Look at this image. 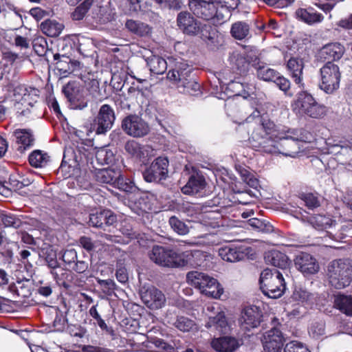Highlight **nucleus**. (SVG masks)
Here are the masks:
<instances>
[{"label": "nucleus", "instance_id": "nucleus-1", "mask_svg": "<svg viewBox=\"0 0 352 352\" xmlns=\"http://www.w3.org/2000/svg\"><path fill=\"white\" fill-rule=\"evenodd\" d=\"M171 69L167 74V78L178 83L179 87H183L184 91L190 95L200 93L201 85L193 76L192 67L183 59L170 60Z\"/></svg>", "mask_w": 352, "mask_h": 352}, {"label": "nucleus", "instance_id": "nucleus-2", "mask_svg": "<svg viewBox=\"0 0 352 352\" xmlns=\"http://www.w3.org/2000/svg\"><path fill=\"white\" fill-rule=\"evenodd\" d=\"M260 289L263 294L271 298H280L286 290V283L281 272L268 268L262 271L259 278Z\"/></svg>", "mask_w": 352, "mask_h": 352}, {"label": "nucleus", "instance_id": "nucleus-3", "mask_svg": "<svg viewBox=\"0 0 352 352\" xmlns=\"http://www.w3.org/2000/svg\"><path fill=\"white\" fill-rule=\"evenodd\" d=\"M327 276L329 283L336 289H340L349 285L352 280V260H333L328 265Z\"/></svg>", "mask_w": 352, "mask_h": 352}, {"label": "nucleus", "instance_id": "nucleus-4", "mask_svg": "<svg viewBox=\"0 0 352 352\" xmlns=\"http://www.w3.org/2000/svg\"><path fill=\"white\" fill-rule=\"evenodd\" d=\"M188 6L197 18L205 21L216 19L218 22L225 20V14L219 10L215 0H190Z\"/></svg>", "mask_w": 352, "mask_h": 352}, {"label": "nucleus", "instance_id": "nucleus-5", "mask_svg": "<svg viewBox=\"0 0 352 352\" xmlns=\"http://www.w3.org/2000/svg\"><path fill=\"white\" fill-rule=\"evenodd\" d=\"M271 329L263 334L262 342L265 352H281L286 339L281 331L278 319H272Z\"/></svg>", "mask_w": 352, "mask_h": 352}, {"label": "nucleus", "instance_id": "nucleus-6", "mask_svg": "<svg viewBox=\"0 0 352 352\" xmlns=\"http://www.w3.org/2000/svg\"><path fill=\"white\" fill-rule=\"evenodd\" d=\"M149 258L155 264L164 267H177L182 265L180 256L169 248L155 245L148 252Z\"/></svg>", "mask_w": 352, "mask_h": 352}, {"label": "nucleus", "instance_id": "nucleus-7", "mask_svg": "<svg viewBox=\"0 0 352 352\" xmlns=\"http://www.w3.org/2000/svg\"><path fill=\"white\" fill-rule=\"evenodd\" d=\"M320 88L327 94H333L340 87L341 72L339 67L331 61L320 69Z\"/></svg>", "mask_w": 352, "mask_h": 352}, {"label": "nucleus", "instance_id": "nucleus-8", "mask_svg": "<svg viewBox=\"0 0 352 352\" xmlns=\"http://www.w3.org/2000/svg\"><path fill=\"white\" fill-rule=\"evenodd\" d=\"M295 104L299 108L300 113L313 118H321L327 112L326 107L318 104L307 91H300L297 94Z\"/></svg>", "mask_w": 352, "mask_h": 352}, {"label": "nucleus", "instance_id": "nucleus-9", "mask_svg": "<svg viewBox=\"0 0 352 352\" xmlns=\"http://www.w3.org/2000/svg\"><path fill=\"white\" fill-rule=\"evenodd\" d=\"M121 128L126 135L135 138H143L151 131L149 124L137 114L125 116L122 120Z\"/></svg>", "mask_w": 352, "mask_h": 352}, {"label": "nucleus", "instance_id": "nucleus-10", "mask_svg": "<svg viewBox=\"0 0 352 352\" xmlns=\"http://www.w3.org/2000/svg\"><path fill=\"white\" fill-rule=\"evenodd\" d=\"M168 157L160 156L143 172V177L147 182L160 183L168 177Z\"/></svg>", "mask_w": 352, "mask_h": 352}, {"label": "nucleus", "instance_id": "nucleus-11", "mask_svg": "<svg viewBox=\"0 0 352 352\" xmlns=\"http://www.w3.org/2000/svg\"><path fill=\"white\" fill-rule=\"evenodd\" d=\"M63 92L74 109L85 108L90 100L86 90L76 82H69L63 87Z\"/></svg>", "mask_w": 352, "mask_h": 352}, {"label": "nucleus", "instance_id": "nucleus-12", "mask_svg": "<svg viewBox=\"0 0 352 352\" xmlns=\"http://www.w3.org/2000/svg\"><path fill=\"white\" fill-rule=\"evenodd\" d=\"M116 120L113 109L109 104L100 107L97 116L91 124V129L98 135H104L112 128Z\"/></svg>", "mask_w": 352, "mask_h": 352}, {"label": "nucleus", "instance_id": "nucleus-13", "mask_svg": "<svg viewBox=\"0 0 352 352\" xmlns=\"http://www.w3.org/2000/svg\"><path fill=\"white\" fill-rule=\"evenodd\" d=\"M140 295L144 304L151 309H158L165 303L164 294L153 286H144L140 291Z\"/></svg>", "mask_w": 352, "mask_h": 352}, {"label": "nucleus", "instance_id": "nucleus-14", "mask_svg": "<svg viewBox=\"0 0 352 352\" xmlns=\"http://www.w3.org/2000/svg\"><path fill=\"white\" fill-rule=\"evenodd\" d=\"M201 23L187 11L180 12L177 16V25L184 34L194 36L199 34Z\"/></svg>", "mask_w": 352, "mask_h": 352}, {"label": "nucleus", "instance_id": "nucleus-15", "mask_svg": "<svg viewBox=\"0 0 352 352\" xmlns=\"http://www.w3.org/2000/svg\"><path fill=\"white\" fill-rule=\"evenodd\" d=\"M6 78L9 81L6 85L8 91L13 92V97L17 102H28L30 104V97L32 95H36V89L32 87H27L24 85L17 84L16 76H13V79L11 80L6 76Z\"/></svg>", "mask_w": 352, "mask_h": 352}, {"label": "nucleus", "instance_id": "nucleus-16", "mask_svg": "<svg viewBox=\"0 0 352 352\" xmlns=\"http://www.w3.org/2000/svg\"><path fill=\"white\" fill-rule=\"evenodd\" d=\"M296 268L304 275L314 274L319 270L316 259L310 254L300 252L294 260Z\"/></svg>", "mask_w": 352, "mask_h": 352}, {"label": "nucleus", "instance_id": "nucleus-17", "mask_svg": "<svg viewBox=\"0 0 352 352\" xmlns=\"http://www.w3.org/2000/svg\"><path fill=\"white\" fill-rule=\"evenodd\" d=\"M261 313L257 307H245L239 318L241 328L245 331H250L257 327L261 323Z\"/></svg>", "mask_w": 352, "mask_h": 352}, {"label": "nucleus", "instance_id": "nucleus-18", "mask_svg": "<svg viewBox=\"0 0 352 352\" xmlns=\"http://www.w3.org/2000/svg\"><path fill=\"white\" fill-rule=\"evenodd\" d=\"M117 221V217L109 210H103L89 215L88 224L89 226L104 229Z\"/></svg>", "mask_w": 352, "mask_h": 352}, {"label": "nucleus", "instance_id": "nucleus-19", "mask_svg": "<svg viewBox=\"0 0 352 352\" xmlns=\"http://www.w3.org/2000/svg\"><path fill=\"white\" fill-rule=\"evenodd\" d=\"M279 133L277 131L276 135H268L265 138H261L256 134L254 135V142L250 143L252 146L256 151L266 153H280L278 146V143L274 138H279Z\"/></svg>", "mask_w": 352, "mask_h": 352}, {"label": "nucleus", "instance_id": "nucleus-20", "mask_svg": "<svg viewBox=\"0 0 352 352\" xmlns=\"http://www.w3.org/2000/svg\"><path fill=\"white\" fill-rule=\"evenodd\" d=\"M248 254V248L241 245H226L219 248V255L228 262H236L243 260Z\"/></svg>", "mask_w": 352, "mask_h": 352}, {"label": "nucleus", "instance_id": "nucleus-21", "mask_svg": "<svg viewBox=\"0 0 352 352\" xmlns=\"http://www.w3.org/2000/svg\"><path fill=\"white\" fill-rule=\"evenodd\" d=\"M252 131L249 138L250 143L254 142L255 135L265 138L268 135H276L277 126L271 120H261L258 124L251 126Z\"/></svg>", "mask_w": 352, "mask_h": 352}, {"label": "nucleus", "instance_id": "nucleus-22", "mask_svg": "<svg viewBox=\"0 0 352 352\" xmlns=\"http://www.w3.org/2000/svg\"><path fill=\"white\" fill-rule=\"evenodd\" d=\"M345 52L344 46L340 43H330L323 46L319 54L321 58L331 61L340 60Z\"/></svg>", "mask_w": 352, "mask_h": 352}, {"label": "nucleus", "instance_id": "nucleus-23", "mask_svg": "<svg viewBox=\"0 0 352 352\" xmlns=\"http://www.w3.org/2000/svg\"><path fill=\"white\" fill-rule=\"evenodd\" d=\"M54 60H56V69L59 72L63 77H66L72 74L79 65V62L72 60L70 57L55 54L54 55Z\"/></svg>", "mask_w": 352, "mask_h": 352}, {"label": "nucleus", "instance_id": "nucleus-24", "mask_svg": "<svg viewBox=\"0 0 352 352\" xmlns=\"http://www.w3.org/2000/svg\"><path fill=\"white\" fill-rule=\"evenodd\" d=\"M212 347L218 352H234L240 346L237 339L230 336H223L214 339Z\"/></svg>", "mask_w": 352, "mask_h": 352}, {"label": "nucleus", "instance_id": "nucleus-25", "mask_svg": "<svg viewBox=\"0 0 352 352\" xmlns=\"http://www.w3.org/2000/svg\"><path fill=\"white\" fill-rule=\"evenodd\" d=\"M264 258L266 263L283 270H287L290 265L288 256L285 253L275 250L266 252Z\"/></svg>", "mask_w": 352, "mask_h": 352}, {"label": "nucleus", "instance_id": "nucleus-26", "mask_svg": "<svg viewBox=\"0 0 352 352\" xmlns=\"http://www.w3.org/2000/svg\"><path fill=\"white\" fill-rule=\"evenodd\" d=\"M120 169L112 168L96 169L94 177L96 180L100 184L114 186L116 179L120 177Z\"/></svg>", "mask_w": 352, "mask_h": 352}, {"label": "nucleus", "instance_id": "nucleus-27", "mask_svg": "<svg viewBox=\"0 0 352 352\" xmlns=\"http://www.w3.org/2000/svg\"><path fill=\"white\" fill-rule=\"evenodd\" d=\"M124 27L131 34L139 37L148 36L152 32V28L148 24L139 20L127 19Z\"/></svg>", "mask_w": 352, "mask_h": 352}, {"label": "nucleus", "instance_id": "nucleus-28", "mask_svg": "<svg viewBox=\"0 0 352 352\" xmlns=\"http://www.w3.org/2000/svg\"><path fill=\"white\" fill-rule=\"evenodd\" d=\"M182 59L181 58H168V62L164 59L163 58L158 56H153L148 58L147 64L149 67V69L151 73L155 74H163L168 67H169L168 72L171 69V67L170 65V60H178Z\"/></svg>", "mask_w": 352, "mask_h": 352}, {"label": "nucleus", "instance_id": "nucleus-29", "mask_svg": "<svg viewBox=\"0 0 352 352\" xmlns=\"http://www.w3.org/2000/svg\"><path fill=\"white\" fill-rule=\"evenodd\" d=\"M206 187V181L203 176L191 175L187 184L182 188V192L185 195H197Z\"/></svg>", "mask_w": 352, "mask_h": 352}, {"label": "nucleus", "instance_id": "nucleus-30", "mask_svg": "<svg viewBox=\"0 0 352 352\" xmlns=\"http://www.w3.org/2000/svg\"><path fill=\"white\" fill-rule=\"evenodd\" d=\"M307 222L315 229L325 230L328 228H336L338 223L329 216L315 214L307 217Z\"/></svg>", "mask_w": 352, "mask_h": 352}, {"label": "nucleus", "instance_id": "nucleus-31", "mask_svg": "<svg viewBox=\"0 0 352 352\" xmlns=\"http://www.w3.org/2000/svg\"><path fill=\"white\" fill-rule=\"evenodd\" d=\"M281 140L280 145L283 147L281 151L284 155L294 157L300 152V146L298 138H294L287 135L285 137H280Z\"/></svg>", "mask_w": 352, "mask_h": 352}, {"label": "nucleus", "instance_id": "nucleus-32", "mask_svg": "<svg viewBox=\"0 0 352 352\" xmlns=\"http://www.w3.org/2000/svg\"><path fill=\"white\" fill-rule=\"evenodd\" d=\"M16 143L19 144L17 151L23 153L26 150L30 149L34 144V138L29 130L21 129L14 132Z\"/></svg>", "mask_w": 352, "mask_h": 352}, {"label": "nucleus", "instance_id": "nucleus-33", "mask_svg": "<svg viewBox=\"0 0 352 352\" xmlns=\"http://www.w3.org/2000/svg\"><path fill=\"white\" fill-rule=\"evenodd\" d=\"M199 33L201 38L208 45L216 47L219 44L220 34L215 27L208 24L201 25Z\"/></svg>", "mask_w": 352, "mask_h": 352}, {"label": "nucleus", "instance_id": "nucleus-34", "mask_svg": "<svg viewBox=\"0 0 352 352\" xmlns=\"http://www.w3.org/2000/svg\"><path fill=\"white\" fill-rule=\"evenodd\" d=\"M287 67L291 73V76L294 80L295 82L298 85H302V70L304 68V63L302 58L297 57H292L289 59L287 64Z\"/></svg>", "mask_w": 352, "mask_h": 352}, {"label": "nucleus", "instance_id": "nucleus-35", "mask_svg": "<svg viewBox=\"0 0 352 352\" xmlns=\"http://www.w3.org/2000/svg\"><path fill=\"white\" fill-rule=\"evenodd\" d=\"M296 13L298 18L309 25L320 23L324 19V16L322 14L314 12L311 8L307 9L300 8L297 10Z\"/></svg>", "mask_w": 352, "mask_h": 352}, {"label": "nucleus", "instance_id": "nucleus-36", "mask_svg": "<svg viewBox=\"0 0 352 352\" xmlns=\"http://www.w3.org/2000/svg\"><path fill=\"white\" fill-rule=\"evenodd\" d=\"M86 91L89 98H91L94 100L101 102L107 98L105 89L102 90L100 88V82L96 79L90 80L87 83Z\"/></svg>", "mask_w": 352, "mask_h": 352}, {"label": "nucleus", "instance_id": "nucleus-37", "mask_svg": "<svg viewBox=\"0 0 352 352\" xmlns=\"http://www.w3.org/2000/svg\"><path fill=\"white\" fill-rule=\"evenodd\" d=\"M334 307L347 316H352V296L338 294L334 296Z\"/></svg>", "mask_w": 352, "mask_h": 352}, {"label": "nucleus", "instance_id": "nucleus-38", "mask_svg": "<svg viewBox=\"0 0 352 352\" xmlns=\"http://www.w3.org/2000/svg\"><path fill=\"white\" fill-rule=\"evenodd\" d=\"M63 28L62 23L50 19L45 20L40 25L42 32L50 37L58 36L61 33Z\"/></svg>", "mask_w": 352, "mask_h": 352}, {"label": "nucleus", "instance_id": "nucleus-39", "mask_svg": "<svg viewBox=\"0 0 352 352\" xmlns=\"http://www.w3.org/2000/svg\"><path fill=\"white\" fill-rule=\"evenodd\" d=\"M250 25L245 21H236L230 28V34L237 40H243L250 35Z\"/></svg>", "mask_w": 352, "mask_h": 352}, {"label": "nucleus", "instance_id": "nucleus-40", "mask_svg": "<svg viewBox=\"0 0 352 352\" xmlns=\"http://www.w3.org/2000/svg\"><path fill=\"white\" fill-rule=\"evenodd\" d=\"M28 160L32 166L42 168L47 164L50 156L41 150H35L30 154Z\"/></svg>", "mask_w": 352, "mask_h": 352}, {"label": "nucleus", "instance_id": "nucleus-41", "mask_svg": "<svg viewBox=\"0 0 352 352\" xmlns=\"http://www.w3.org/2000/svg\"><path fill=\"white\" fill-rule=\"evenodd\" d=\"M206 327L208 328L214 327L221 333H226L228 329V322L224 314L219 312L214 317L210 318Z\"/></svg>", "mask_w": 352, "mask_h": 352}, {"label": "nucleus", "instance_id": "nucleus-42", "mask_svg": "<svg viewBox=\"0 0 352 352\" xmlns=\"http://www.w3.org/2000/svg\"><path fill=\"white\" fill-rule=\"evenodd\" d=\"M257 77L266 82H273L278 74V72L274 69L270 68L267 65H258L256 67Z\"/></svg>", "mask_w": 352, "mask_h": 352}, {"label": "nucleus", "instance_id": "nucleus-43", "mask_svg": "<svg viewBox=\"0 0 352 352\" xmlns=\"http://www.w3.org/2000/svg\"><path fill=\"white\" fill-rule=\"evenodd\" d=\"M72 153L73 151H72V149H67L65 151L62 163L58 168V172L63 173L64 175L67 177H70L71 171L73 170V168L74 166L72 165L71 162H73L74 164L76 163L75 159L71 160L69 157V154H72Z\"/></svg>", "mask_w": 352, "mask_h": 352}, {"label": "nucleus", "instance_id": "nucleus-44", "mask_svg": "<svg viewBox=\"0 0 352 352\" xmlns=\"http://www.w3.org/2000/svg\"><path fill=\"white\" fill-rule=\"evenodd\" d=\"M124 148L131 156L141 159L144 157V147L135 140H129L126 142Z\"/></svg>", "mask_w": 352, "mask_h": 352}, {"label": "nucleus", "instance_id": "nucleus-45", "mask_svg": "<svg viewBox=\"0 0 352 352\" xmlns=\"http://www.w3.org/2000/svg\"><path fill=\"white\" fill-rule=\"evenodd\" d=\"M19 249L18 244L14 241H6L0 245V254H1L8 263L13 260L14 250Z\"/></svg>", "mask_w": 352, "mask_h": 352}, {"label": "nucleus", "instance_id": "nucleus-46", "mask_svg": "<svg viewBox=\"0 0 352 352\" xmlns=\"http://www.w3.org/2000/svg\"><path fill=\"white\" fill-rule=\"evenodd\" d=\"M172 324L181 331L188 332L195 326V322L188 317L181 316H177Z\"/></svg>", "mask_w": 352, "mask_h": 352}, {"label": "nucleus", "instance_id": "nucleus-47", "mask_svg": "<svg viewBox=\"0 0 352 352\" xmlns=\"http://www.w3.org/2000/svg\"><path fill=\"white\" fill-rule=\"evenodd\" d=\"M0 221L5 227L19 228L22 226L21 220L16 215L0 210Z\"/></svg>", "mask_w": 352, "mask_h": 352}, {"label": "nucleus", "instance_id": "nucleus-48", "mask_svg": "<svg viewBox=\"0 0 352 352\" xmlns=\"http://www.w3.org/2000/svg\"><path fill=\"white\" fill-rule=\"evenodd\" d=\"M96 159L99 164H111L115 162V155L112 151L102 148L96 152Z\"/></svg>", "mask_w": 352, "mask_h": 352}, {"label": "nucleus", "instance_id": "nucleus-49", "mask_svg": "<svg viewBox=\"0 0 352 352\" xmlns=\"http://www.w3.org/2000/svg\"><path fill=\"white\" fill-rule=\"evenodd\" d=\"M206 276V274L197 272L191 271L186 274V280L188 284L194 286L195 288L199 289L203 287V281H205L204 278Z\"/></svg>", "mask_w": 352, "mask_h": 352}, {"label": "nucleus", "instance_id": "nucleus-50", "mask_svg": "<svg viewBox=\"0 0 352 352\" xmlns=\"http://www.w3.org/2000/svg\"><path fill=\"white\" fill-rule=\"evenodd\" d=\"M51 274L58 284L63 285L66 289L70 287L69 284L65 281V279L71 276L69 272L59 266L52 270Z\"/></svg>", "mask_w": 352, "mask_h": 352}, {"label": "nucleus", "instance_id": "nucleus-51", "mask_svg": "<svg viewBox=\"0 0 352 352\" xmlns=\"http://www.w3.org/2000/svg\"><path fill=\"white\" fill-rule=\"evenodd\" d=\"M168 223L174 232L179 235H185L189 232L187 225L175 216L169 218Z\"/></svg>", "mask_w": 352, "mask_h": 352}, {"label": "nucleus", "instance_id": "nucleus-52", "mask_svg": "<svg viewBox=\"0 0 352 352\" xmlns=\"http://www.w3.org/2000/svg\"><path fill=\"white\" fill-rule=\"evenodd\" d=\"M113 187L126 192H133L137 190V187L130 179L123 177L122 171H120V177L116 179Z\"/></svg>", "mask_w": 352, "mask_h": 352}, {"label": "nucleus", "instance_id": "nucleus-53", "mask_svg": "<svg viewBox=\"0 0 352 352\" xmlns=\"http://www.w3.org/2000/svg\"><path fill=\"white\" fill-rule=\"evenodd\" d=\"M248 224L258 231L265 233H270L274 230L273 226L270 223L257 218L249 219Z\"/></svg>", "mask_w": 352, "mask_h": 352}, {"label": "nucleus", "instance_id": "nucleus-54", "mask_svg": "<svg viewBox=\"0 0 352 352\" xmlns=\"http://www.w3.org/2000/svg\"><path fill=\"white\" fill-rule=\"evenodd\" d=\"M91 4L92 0H85L82 3H81L72 13V17L73 20H82L89 10Z\"/></svg>", "mask_w": 352, "mask_h": 352}, {"label": "nucleus", "instance_id": "nucleus-55", "mask_svg": "<svg viewBox=\"0 0 352 352\" xmlns=\"http://www.w3.org/2000/svg\"><path fill=\"white\" fill-rule=\"evenodd\" d=\"M280 90L283 91L286 96L292 97L294 93L290 91L291 82L289 79L286 78L279 73L273 81Z\"/></svg>", "mask_w": 352, "mask_h": 352}, {"label": "nucleus", "instance_id": "nucleus-56", "mask_svg": "<svg viewBox=\"0 0 352 352\" xmlns=\"http://www.w3.org/2000/svg\"><path fill=\"white\" fill-rule=\"evenodd\" d=\"M210 283V285L207 287V289H205V292L203 294L208 297L216 299L219 298L223 294V288L221 286L217 279L212 280Z\"/></svg>", "mask_w": 352, "mask_h": 352}, {"label": "nucleus", "instance_id": "nucleus-57", "mask_svg": "<svg viewBox=\"0 0 352 352\" xmlns=\"http://www.w3.org/2000/svg\"><path fill=\"white\" fill-rule=\"evenodd\" d=\"M217 6L219 5V10L225 14L226 17L230 15V10H235L239 5V0H215Z\"/></svg>", "mask_w": 352, "mask_h": 352}, {"label": "nucleus", "instance_id": "nucleus-58", "mask_svg": "<svg viewBox=\"0 0 352 352\" xmlns=\"http://www.w3.org/2000/svg\"><path fill=\"white\" fill-rule=\"evenodd\" d=\"M152 345L158 349L156 352H174V348L160 338H151L148 346L151 348Z\"/></svg>", "mask_w": 352, "mask_h": 352}, {"label": "nucleus", "instance_id": "nucleus-59", "mask_svg": "<svg viewBox=\"0 0 352 352\" xmlns=\"http://www.w3.org/2000/svg\"><path fill=\"white\" fill-rule=\"evenodd\" d=\"M32 46L36 54L41 56L45 55L47 50V43L46 39L41 36H36L32 41Z\"/></svg>", "mask_w": 352, "mask_h": 352}, {"label": "nucleus", "instance_id": "nucleus-60", "mask_svg": "<svg viewBox=\"0 0 352 352\" xmlns=\"http://www.w3.org/2000/svg\"><path fill=\"white\" fill-rule=\"evenodd\" d=\"M234 59L235 69L240 75H243L247 73L249 69V63L245 58L241 54H237L233 56Z\"/></svg>", "mask_w": 352, "mask_h": 352}, {"label": "nucleus", "instance_id": "nucleus-61", "mask_svg": "<svg viewBox=\"0 0 352 352\" xmlns=\"http://www.w3.org/2000/svg\"><path fill=\"white\" fill-rule=\"evenodd\" d=\"M284 352H310L309 349L301 342L292 341L286 344Z\"/></svg>", "mask_w": 352, "mask_h": 352}, {"label": "nucleus", "instance_id": "nucleus-62", "mask_svg": "<svg viewBox=\"0 0 352 352\" xmlns=\"http://www.w3.org/2000/svg\"><path fill=\"white\" fill-rule=\"evenodd\" d=\"M302 200L309 209H314L320 206L318 198L312 193L302 195Z\"/></svg>", "mask_w": 352, "mask_h": 352}, {"label": "nucleus", "instance_id": "nucleus-63", "mask_svg": "<svg viewBox=\"0 0 352 352\" xmlns=\"http://www.w3.org/2000/svg\"><path fill=\"white\" fill-rule=\"evenodd\" d=\"M340 156H346L347 157L344 159H340L342 164L346 166V168L352 171V148H341V151H340Z\"/></svg>", "mask_w": 352, "mask_h": 352}, {"label": "nucleus", "instance_id": "nucleus-64", "mask_svg": "<svg viewBox=\"0 0 352 352\" xmlns=\"http://www.w3.org/2000/svg\"><path fill=\"white\" fill-rule=\"evenodd\" d=\"M63 261L70 267L77 261V252L74 249L65 250L62 256Z\"/></svg>", "mask_w": 352, "mask_h": 352}]
</instances>
